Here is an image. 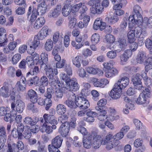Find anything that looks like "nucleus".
Wrapping results in <instances>:
<instances>
[{
	"instance_id": "obj_56",
	"label": "nucleus",
	"mask_w": 152,
	"mask_h": 152,
	"mask_svg": "<svg viewBox=\"0 0 152 152\" xmlns=\"http://www.w3.org/2000/svg\"><path fill=\"white\" fill-rule=\"evenodd\" d=\"M63 37L61 35H60L59 32L58 31L55 32L53 36V42L55 44L57 42L58 40H61V41Z\"/></svg>"
},
{
	"instance_id": "obj_59",
	"label": "nucleus",
	"mask_w": 152,
	"mask_h": 152,
	"mask_svg": "<svg viewBox=\"0 0 152 152\" xmlns=\"http://www.w3.org/2000/svg\"><path fill=\"white\" fill-rule=\"evenodd\" d=\"M38 152H47L45 145L42 144L40 141L37 142Z\"/></svg>"
},
{
	"instance_id": "obj_18",
	"label": "nucleus",
	"mask_w": 152,
	"mask_h": 152,
	"mask_svg": "<svg viewBox=\"0 0 152 152\" xmlns=\"http://www.w3.org/2000/svg\"><path fill=\"white\" fill-rule=\"evenodd\" d=\"M11 94V89L8 86H4L0 89V95L4 98L8 97Z\"/></svg>"
},
{
	"instance_id": "obj_21",
	"label": "nucleus",
	"mask_w": 152,
	"mask_h": 152,
	"mask_svg": "<svg viewBox=\"0 0 152 152\" xmlns=\"http://www.w3.org/2000/svg\"><path fill=\"white\" fill-rule=\"evenodd\" d=\"M146 53L142 50L139 51L137 53L136 61L138 63L141 64L146 59Z\"/></svg>"
},
{
	"instance_id": "obj_8",
	"label": "nucleus",
	"mask_w": 152,
	"mask_h": 152,
	"mask_svg": "<svg viewBox=\"0 0 152 152\" xmlns=\"http://www.w3.org/2000/svg\"><path fill=\"white\" fill-rule=\"evenodd\" d=\"M61 5H57L55 8L50 11L48 13V17L50 18H57L61 13Z\"/></svg>"
},
{
	"instance_id": "obj_52",
	"label": "nucleus",
	"mask_w": 152,
	"mask_h": 152,
	"mask_svg": "<svg viewBox=\"0 0 152 152\" xmlns=\"http://www.w3.org/2000/svg\"><path fill=\"white\" fill-rule=\"evenodd\" d=\"M16 70L15 67L12 66L9 67L7 70V73L8 76L12 77H14Z\"/></svg>"
},
{
	"instance_id": "obj_45",
	"label": "nucleus",
	"mask_w": 152,
	"mask_h": 152,
	"mask_svg": "<svg viewBox=\"0 0 152 152\" xmlns=\"http://www.w3.org/2000/svg\"><path fill=\"white\" fill-rule=\"evenodd\" d=\"M58 118V121L59 122L62 123V124H65L66 125H69V122L67 121L68 117L66 114H62Z\"/></svg>"
},
{
	"instance_id": "obj_20",
	"label": "nucleus",
	"mask_w": 152,
	"mask_h": 152,
	"mask_svg": "<svg viewBox=\"0 0 152 152\" xmlns=\"http://www.w3.org/2000/svg\"><path fill=\"white\" fill-rule=\"evenodd\" d=\"M44 70L45 71L46 74L50 80H53L54 76L52 66L49 64H47L43 66Z\"/></svg>"
},
{
	"instance_id": "obj_16",
	"label": "nucleus",
	"mask_w": 152,
	"mask_h": 152,
	"mask_svg": "<svg viewBox=\"0 0 152 152\" xmlns=\"http://www.w3.org/2000/svg\"><path fill=\"white\" fill-rule=\"evenodd\" d=\"M70 126L65 124H62L58 130V132L62 137H66L69 132Z\"/></svg>"
},
{
	"instance_id": "obj_23",
	"label": "nucleus",
	"mask_w": 152,
	"mask_h": 152,
	"mask_svg": "<svg viewBox=\"0 0 152 152\" xmlns=\"http://www.w3.org/2000/svg\"><path fill=\"white\" fill-rule=\"evenodd\" d=\"M39 39L37 36H35L32 42H29L31 50L34 51L40 44Z\"/></svg>"
},
{
	"instance_id": "obj_11",
	"label": "nucleus",
	"mask_w": 152,
	"mask_h": 152,
	"mask_svg": "<svg viewBox=\"0 0 152 152\" xmlns=\"http://www.w3.org/2000/svg\"><path fill=\"white\" fill-rule=\"evenodd\" d=\"M106 25V23L103 22L102 19L98 18L94 22L93 28L94 30H96L99 28L101 30H102L105 28Z\"/></svg>"
},
{
	"instance_id": "obj_5",
	"label": "nucleus",
	"mask_w": 152,
	"mask_h": 152,
	"mask_svg": "<svg viewBox=\"0 0 152 152\" xmlns=\"http://www.w3.org/2000/svg\"><path fill=\"white\" fill-rule=\"evenodd\" d=\"M63 139L60 136L58 135L51 140V144L49 145L48 148H58L61 146Z\"/></svg>"
},
{
	"instance_id": "obj_62",
	"label": "nucleus",
	"mask_w": 152,
	"mask_h": 152,
	"mask_svg": "<svg viewBox=\"0 0 152 152\" xmlns=\"http://www.w3.org/2000/svg\"><path fill=\"white\" fill-rule=\"evenodd\" d=\"M124 135V134L121 131L117 133L114 135L113 137V139L115 140H113V141H117V140H118L121 139L123 137Z\"/></svg>"
},
{
	"instance_id": "obj_1",
	"label": "nucleus",
	"mask_w": 152,
	"mask_h": 152,
	"mask_svg": "<svg viewBox=\"0 0 152 152\" xmlns=\"http://www.w3.org/2000/svg\"><path fill=\"white\" fill-rule=\"evenodd\" d=\"M61 76L64 81L62 85L63 88L71 91H75L79 89V86L75 78H73L70 79L69 76L63 73H62Z\"/></svg>"
},
{
	"instance_id": "obj_26",
	"label": "nucleus",
	"mask_w": 152,
	"mask_h": 152,
	"mask_svg": "<svg viewBox=\"0 0 152 152\" xmlns=\"http://www.w3.org/2000/svg\"><path fill=\"white\" fill-rule=\"evenodd\" d=\"M39 80V77L34 76L29 79L27 81V84L29 86H32L33 85L35 86H38V82Z\"/></svg>"
},
{
	"instance_id": "obj_43",
	"label": "nucleus",
	"mask_w": 152,
	"mask_h": 152,
	"mask_svg": "<svg viewBox=\"0 0 152 152\" xmlns=\"http://www.w3.org/2000/svg\"><path fill=\"white\" fill-rule=\"evenodd\" d=\"M53 42L51 39H48L45 44V48L47 51L51 50L53 48Z\"/></svg>"
},
{
	"instance_id": "obj_12",
	"label": "nucleus",
	"mask_w": 152,
	"mask_h": 152,
	"mask_svg": "<svg viewBox=\"0 0 152 152\" xmlns=\"http://www.w3.org/2000/svg\"><path fill=\"white\" fill-rule=\"evenodd\" d=\"M91 13L95 14H101L104 11L103 5L100 2L98 3L93 7H91L90 9Z\"/></svg>"
},
{
	"instance_id": "obj_6",
	"label": "nucleus",
	"mask_w": 152,
	"mask_h": 152,
	"mask_svg": "<svg viewBox=\"0 0 152 152\" xmlns=\"http://www.w3.org/2000/svg\"><path fill=\"white\" fill-rule=\"evenodd\" d=\"M122 89L119 86L117 87L115 84L113 88L110 92V96L113 99L119 98L121 95Z\"/></svg>"
},
{
	"instance_id": "obj_35",
	"label": "nucleus",
	"mask_w": 152,
	"mask_h": 152,
	"mask_svg": "<svg viewBox=\"0 0 152 152\" xmlns=\"http://www.w3.org/2000/svg\"><path fill=\"white\" fill-rule=\"evenodd\" d=\"M56 124H53L52 126L48 124H43V127L45 129V132L47 134H50L53 132V129H55L56 128Z\"/></svg>"
},
{
	"instance_id": "obj_28",
	"label": "nucleus",
	"mask_w": 152,
	"mask_h": 152,
	"mask_svg": "<svg viewBox=\"0 0 152 152\" xmlns=\"http://www.w3.org/2000/svg\"><path fill=\"white\" fill-rule=\"evenodd\" d=\"M122 3H120L119 4H115L113 7V9L115 10L114 13L116 15H121L124 13V11L123 10L120 9L122 7Z\"/></svg>"
},
{
	"instance_id": "obj_36",
	"label": "nucleus",
	"mask_w": 152,
	"mask_h": 152,
	"mask_svg": "<svg viewBox=\"0 0 152 152\" xmlns=\"http://www.w3.org/2000/svg\"><path fill=\"white\" fill-rule=\"evenodd\" d=\"M47 8V4L45 2H43L38 6L37 10L39 14L40 13V15H42L46 12Z\"/></svg>"
},
{
	"instance_id": "obj_42",
	"label": "nucleus",
	"mask_w": 152,
	"mask_h": 152,
	"mask_svg": "<svg viewBox=\"0 0 152 152\" xmlns=\"http://www.w3.org/2000/svg\"><path fill=\"white\" fill-rule=\"evenodd\" d=\"M38 83V86L41 85L47 86L48 84V79L46 76H42L39 79Z\"/></svg>"
},
{
	"instance_id": "obj_33",
	"label": "nucleus",
	"mask_w": 152,
	"mask_h": 152,
	"mask_svg": "<svg viewBox=\"0 0 152 152\" xmlns=\"http://www.w3.org/2000/svg\"><path fill=\"white\" fill-rule=\"evenodd\" d=\"M73 99H74L75 102L76 107L77 106L81 108L82 106V102L84 97L82 96H75L74 94H72Z\"/></svg>"
},
{
	"instance_id": "obj_10",
	"label": "nucleus",
	"mask_w": 152,
	"mask_h": 152,
	"mask_svg": "<svg viewBox=\"0 0 152 152\" xmlns=\"http://www.w3.org/2000/svg\"><path fill=\"white\" fill-rule=\"evenodd\" d=\"M129 79L127 77L125 76L119 79L115 84L117 87L119 86L121 89L125 88L129 83Z\"/></svg>"
},
{
	"instance_id": "obj_19",
	"label": "nucleus",
	"mask_w": 152,
	"mask_h": 152,
	"mask_svg": "<svg viewBox=\"0 0 152 152\" xmlns=\"http://www.w3.org/2000/svg\"><path fill=\"white\" fill-rule=\"evenodd\" d=\"M43 117L45 121L44 124H45V123H49L51 124H57L58 123L57 121L52 116L45 114Z\"/></svg>"
},
{
	"instance_id": "obj_30",
	"label": "nucleus",
	"mask_w": 152,
	"mask_h": 152,
	"mask_svg": "<svg viewBox=\"0 0 152 152\" xmlns=\"http://www.w3.org/2000/svg\"><path fill=\"white\" fill-rule=\"evenodd\" d=\"M118 73V70L113 67L105 73V76L107 77H110L117 75Z\"/></svg>"
},
{
	"instance_id": "obj_40",
	"label": "nucleus",
	"mask_w": 152,
	"mask_h": 152,
	"mask_svg": "<svg viewBox=\"0 0 152 152\" xmlns=\"http://www.w3.org/2000/svg\"><path fill=\"white\" fill-rule=\"evenodd\" d=\"M71 8L69 5L67 4L65 5L62 8V12L63 15L65 16H67L71 12Z\"/></svg>"
},
{
	"instance_id": "obj_50",
	"label": "nucleus",
	"mask_w": 152,
	"mask_h": 152,
	"mask_svg": "<svg viewBox=\"0 0 152 152\" xmlns=\"http://www.w3.org/2000/svg\"><path fill=\"white\" fill-rule=\"evenodd\" d=\"M105 39L107 42L110 44H113L115 41V38L114 36L109 34L106 35Z\"/></svg>"
},
{
	"instance_id": "obj_61",
	"label": "nucleus",
	"mask_w": 152,
	"mask_h": 152,
	"mask_svg": "<svg viewBox=\"0 0 152 152\" xmlns=\"http://www.w3.org/2000/svg\"><path fill=\"white\" fill-rule=\"evenodd\" d=\"M83 99L81 108L82 109H87L90 106L89 102L85 97H84Z\"/></svg>"
},
{
	"instance_id": "obj_29",
	"label": "nucleus",
	"mask_w": 152,
	"mask_h": 152,
	"mask_svg": "<svg viewBox=\"0 0 152 152\" xmlns=\"http://www.w3.org/2000/svg\"><path fill=\"white\" fill-rule=\"evenodd\" d=\"M108 80L106 79H102L100 80L95 82L94 83V85L95 87H104V86L108 84Z\"/></svg>"
},
{
	"instance_id": "obj_22",
	"label": "nucleus",
	"mask_w": 152,
	"mask_h": 152,
	"mask_svg": "<svg viewBox=\"0 0 152 152\" xmlns=\"http://www.w3.org/2000/svg\"><path fill=\"white\" fill-rule=\"evenodd\" d=\"M45 20L43 17H40L36 20L34 24L33 27L37 29L41 28L44 24Z\"/></svg>"
},
{
	"instance_id": "obj_39",
	"label": "nucleus",
	"mask_w": 152,
	"mask_h": 152,
	"mask_svg": "<svg viewBox=\"0 0 152 152\" xmlns=\"http://www.w3.org/2000/svg\"><path fill=\"white\" fill-rule=\"evenodd\" d=\"M127 43L125 39H121L119 40L117 44L120 48L118 50H121L125 49L127 45Z\"/></svg>"
},
{
	"instance_id": "obj_64",
	"label": "nucleus",
	"mask_w": 152,
	"mask_h": 152,
	"mask_svg": "<svg viewBox=\"0 0 152 152\" xmlns=\"http://www.w3.org/2000/svg\"><path fill=\"white\" fill-rule=\"evenodd\" d=\"M77 73L79 76L82 78L85 77L87 75L86 71L83 68L78 69L77 70Z\"/></svg>"
},
{
	"instance_id": "obj_15",
	"label": "nucleus",
	"mask_w": 152,
	"mask_h": 152,
	"mask_svg": "<svg viewBox=\"0 0 152 152\" xmlns=\"http://www.w3.org/2000/svg\"><path fill=\"white\" fill-rule=\"evenodd\" d=\"M91 133H89L83 139V143L84 147L87 149L90 148L92 145V137Z\"/></svg>"
},
{
	"instance_id": "obj_25",
	"label": "nucleus",
	"mask_w": 152,
	"mask_h": 152,
	"mask_svg": "<svg viewBox=\"0 0 152 152\" xmlns=\"http://www.w3.org/2000/svg\"><path fill=\"white\" fill-rule=\"evenodd\" d=\"M56 111L57 113L59 115L64 114L66 111V107L64 105L59 104L56 106Z\"/></svg>"
},
{
	"instance_id": "obj_32",
	"label": "nucleus",
	"mask_w": 152,
	"mask_h": 152,
	"mask_svg": "<svg viewBox=\"0 0 152 152\" xmlns=\"http://www.w3.org/2000/svg\"><path fill=\"white\" fill-rule=\"evenodd\" d=\"M24 104L20 100H17L16 101V108L17 111L19 113H22L24 110Z\"/></svg>"
},
{
	"instance_id": "obj_63",
	"label": "nucleus",
	"mask_w": 152,
	"mask_h": 152,
	"mask_svg": "<svg viewBox=\"0 0 152 152\" xmlns=\"http://www.w3.org/2000/svg\"><path fill=\"white\" fill-rule=\"evenodd\" d=\"M26 61L30 68L34 66V62L32 57L28 56L26 58Z\"/></svg>"
},
{
	"instance_id": "obj_38",
	"label": "nucleus",
	"mask_w": 152,
	"mask_h": 152,
	"mask_svg": "<svg viewBox=\"0 0 152 152\" xmlns=\"http://www.w3.org/2000/svg\"><path fill=\"white\" fill-rule=\"evenodd\" d=\"M53 80L51 83V86L52 87H56V86L58 85L59 87L61 86L62 88H63V87L62 86L63 82L64 81L63 80L62 81V83H61L58 77L55 76H54V78Z\"/></svg>"
},
{
	"instance_id": "obj_60",
	"label": "nucleus",
	"mask_w": 152,
	"mask_h": 152,
	"mask_svg": "<svg viewBox=\"0 0 152 152\" xmlns=\"http://www.w3.org/2000/svg\"><path fill=\"white\" fill-rule=\"evenodd\" d=\"M145 43L146 48L149 49L150 52H152V36L150 39H147Z\"/></svg>"
},
{
	"instance_id": "obj_55",
	"label": "nucleus",
	"mask_w": 152,
	"mask_h": 152,
	"mask_svg": "<svg viewBox=\"0 0 152 152\" xmlns=\"http://www.w3.org/2000/svg\"><path fill=\"white\" fill-rule=\"evenodd\" d=\"M114 63L113 61H110L108 62H104L103 64V65L104 68L106 69L107 71H108L113 66Z\"/></svg>"
},
{
	"instance_id": "obj_14",
	"label": "nucleus",
	"mask_w": 152,
	"mask_h": 152,
	"mask_svg": "<svg viewBox=\"0 0 152 152\" xmlns=\"http://www.w3.org/2000/svg\"><path fill=\"white\" fill-rule=\"evenodd\" d=\"M50 31V30L48 27L44 26L39 31L38 34L36 36L39 39L42 40L49 35L48 33Z\"/></svg>"
},
{
	"instance_id": "obj_2",
	"label": "nucleus",
	"mask_w": 152,
	"mask_h": 152,
	"mask_svg": "<svg viewBox=\"0 0 152 152\" xmlns=\"http://www.w3.org/2000/svg\"><path fill=\"white\" fill-rule=\"evenodd\" d=\"M87 7L85 5L84 3L80 2L79 3L74 5L73 7V10L75 12L78 11L80 13L79 16V18L80 20L83 19L86 15L85 13L88 10Z\"/></svg>"
},
{
	"instance_id": "obj_17",
	"label": "nucleus",
	"mask_w": 152,
	"mask_h": 152,
	"mask_svg": "<svg viewBox=\"0 0 152 152\" xmlns=\"http://www.w3.org/2000/svg\"><path fill=\"white\" fill-rule=\"evenodd\" d=\"M27 96L30 99L31 102L33 103L36 102L37 101L36 98L38 97L37 92L32 89H30L27 91Z\"/></svg>"
},
{
	"instance_id": "obj_49",
	"label": "nucleus",
	"mask_w": 152,
	"mask_h": 152,
	"mask_svg": "<svg viewBox=\"0 0 152 152\" xmlns=\"http://www.w3.org/2000/svg\"><path fill=\"white\" fill-rule=\"evenodd\" d=\"M12 134L14 137L15 138H18L19 140H21L22 137V133L19 132L15 129H13L12 132Z\"/></svg>"
},
{
	"instance_id": "obj_24",
	"label": "nucleus",
	"mask_w": 152,
	"mask_h": 152,
	"mask_svg": "<svg viewBox=\"0 0 152 152\" xmlns=\"http://www.w3.org/2000/svg\"><path fill=\"white\" fill-rule=\"evenodd\" d=\"M39 119L38 118H35V120H33L32 118L29 117H27L25 118L23 120V122L24 124L26 125H30L32 126L35 125L38 121Z\"/></svg>"
},
{
	"instance_id": "obj_3",
	"label": "nucleus",
	"mask_w": 152,
	"mask_h": 152,
	"mask_svg": "<svg viewBox=\"0 0 152 152\" xmlns=\"http://www.w3.org/2000/svg\"><path fill=\"white\" fill-rule=\"evenodd\" d=\"M92 146L94 148L96 149L100 146L102 143V138L95 132L91 133Z\"/></svg>"
},
{
	"instance_id": "obj_51",
	"label": "nucleus",
	"mask_w": 152,
	"mask_h": 152,
	"mask_svg": "<svg viewBox=\"0 0 152 152\" xmlns=\"http://www.w3.org/2000/svg\"><path fill=\"white\" fill-rule=\"evenodd\" d=\"M33 7L32 15L29 20L30 22H31L34 21L36 19L37 15H39V12L37 11L36 8H34V6Z\"/></svg>"
},
{
	"instance_id": "obj_41",
	"label": "nucleus",
	"mask_w": 152,
	"mask_h": 152,
	"mask_svg": "<svg viewBox=\"0 0 152 152\" xmlns=\"http://www.w3.org/2000/svg\"><path fill=\"white\" fill-rule=\"evenodd\" d=\"M54 100L58 101L59 99L62 98L63 96L62 91L60 89H57L55 92Z\"/></svg>"
},
{
	"instance_id": "obj_34",
	"label": "nucleus",
	"mask_w": 152,
	"mask_h": 152,
	"mask_svg": "<svg viewBox=\"0 0 152 152\" xmlns=\"http://www.w3.org/2000/svg\"><path fill=\"white\" fill-rule=\"evenodd\" d=\"M40 57L42 60L41 63V67H43L46 65L48 64L47 63L48 60V55L46 53H42L40 55Z\"/></svg>"
},
{
	"instance_id": "obj_27",
	"label": "nucleus",
	"mask_w": 152,
	"mask_h": 152,
	"mask_svg": "<svg viewBox=\"0 0 152 152\" xmlns=\"http://www.w3.org/2000/svg\"><path fill=\"white\" fill-rule=\"evenodd\" d=\"M0 42L5 43L8 42L6 31L3 27L0 28Z\"/></svg>"
},
{
	"instance_id": "obj_48",
	"label": "nucleus",
	"mask_w": 152,
	"mask_h": 152,
	"mask_svg": "<svg viewBox=\"0 0 152 152\" xmlns=\"http://www.w3.org/2000/svg\"><path fill=\"white\" fill-rule=\"evenodd\" d=\"M147 65L145 67V71L148 72L150 69H152V58L148 57L145 61Z\"/></svg>"
},
{
	"instance_id": "obj_44",
	"label": "nucleus",
	"mask_w": 152,
	"mask_h": 152,
	"mask_svg": "<svg viewBox=\"0 0 152 152\" xmlns=\"http://www.w3.org/2000/svg\"><path fill=\"white\" fill-rule=\"evenodd\" d=\"M30 68V69L27 73V76L30 74L31 75H36L39 72V68L38 66H34Z\"/></svg>"
},
{
	"instance_id": "obj_13",
	"label": "nucleus",
	"mask_w": 152,
	"mask_h": 152,
	"mask_svg": "<svg viewBox=\"0 0 152 152\" xmlns=\"http://www.w3.org/2000/svg\"><path fill=\"white\" fill-rule=\"evenodd\" d=\"M135 37L137 38L145 37L147 35V33L145 29L137 26L134 28Z\"/></svg>"
},
{
	"instance_id": "obj_57",
	"label": "nucleus",
	"mask_w": 152,
	"mask_h": 152,
	"mask_svg": "<svg viewBox=\"0 0 152 152\" xmlns=\"http://www.w3.org/2000/svg\"><path fill=\"white\" fill-rule=\"evenodd\" d=\"M100 38V37L99 34L94 33L91 37V41L93 44H96L99 41Z\"/></svg>"
},
{
	"instance_id": "obj_31",
	"label": "nucleus",
	"mask_w": 152,
	"mask_h": 152,
	"mask_svg": "<svg viewBox=\"0 0 152 152\" xmlns=\"http://www.w3.org/2000/svg\"><path fill=\"white\" fill-rule=\"evenodd\" d=\"M81 58V56L79 55L75 57H72L71 58L72 63L77 67L79 68L81 66L80 63Z\"/></svg>"
},
{
	"instance_id": "obj_53",
	"label": "nucleus",
	"mask_w": 152,
	"mask_h": 152,
	"mask_svg": "<svg viewBox=\"0 0 152 152\" xmlns=\"http://www.w3.org/2000/svg\"><path fill=\"white\" fill-rule=\"evenodd\" d=\"M21 58V56L19 53H17L14 55L12 58L11 62L13 65L16 64Z\"/></svg>"
},
{
	"instance_id": "obj_37",
	"label": "nucleus",
	"mask_w": 152,
	"mask_h": 152,
	"mask_svg": "<svg viewBox=\"0 0 152 152\" xmlns=\"http://www.w3.org/2000/svg\"><path fill=\"white\" fill-rule=\"evenodd\" d=\"M53 94L54 91L52 88H48L46 92L44 95V96L46 98L45 99V101H49V100H51L52 95Z\"/></svg>"
},
{
	"instance_id": "obj_54",
	"label": "nucleus",
	"mask_w": 152,
	"mask_h": 152,
	"mask_svg": "<svg viewBox=\"0 0 152 152\" xmlns=\"http://www.w3.org/2000/svg\"><path fill=\"white\" fill-rule=\"evenodd\" d=\"M127 37L128 41L129 42H133L135 40L134 37H135V35L134 29L130 30L128 32Z\"/></svg>"
},
{
	"instance_id": "obj_9",
	"label": "nucleus",
	"mask_w": 152,
	"mask_h": 152,
	"mask_svg": "<svg viewBox=\"0 0 152 152\" xmlns=\"http://www.w3.org/2000/svg\"><path fill=\"white\" fill-rule=\"evenodd\" d=\"M86 69L87 72L89 74L96 75L98 74L99 75H102L103 74L102 70L97 68L95 65L87 67Z\"/></svg>"
},
{
	"instance_id": "obj_46",
	"label": "nucleus",
	"mask_w": 152,
	"mask_h": 152,
	"mask_svg": "<svg viewBox=\"0 0 152 152\" xmlns=\"http://www.w3.org/2000/svg\"><path fill=\"white\" fill-rule=\"evenodd\" d=\"M147 99L144 95L140 94L137 98L136 103L138 104H142L147 103Z\"/></svg>"
},
{
	"instance_id": "obj_4",
	"label": "nucleus",
	"mask_w": 152,
	"mask_h": 152,
	"mask_svg": "<svg viewBox=\"0 0 152 152\" xmlns=\"http://www.w3.org/2000/svg\"><path fill=\"white\" fill-rule=\"evenodd\" d=\"M113 136L111 133H109L103 139H102V143L103 145L107 144L106 148L108 150H110L113 147L118 145L116 143H113V141H110L111 139L113 138Z\"/></svg>"
},
{
	"instance_id": "obj_58",
	"label": "nucleus",
	"mask_w": 152,
	"mask_h": 152,
	"mask_svg": "<svg viewBox=\"0 0 152 152\" xmlns=\"http://www.w3.org/2000/svg\"><path fill=\"white\" fill-rule=\"evenodd\" d=\"M133 14L135 15L134 17H137V16L141 15V10L140 7L138 5H136L134 6L133 9Z\"/></svg>"
},
{
	"instance_id": "obj_7",
	"label": "nucleus",
	"mask_w": 152,
	"mask_h": 152,
	"mask_svg": "<svg viewBox=\"0 0 152 152\" xmlns=\"http://www.w3.org/2000/svg\"><path fill=\"white\" fill-rule=\"evenodd\" d=\"M141 80V77L140 74L137 73L134 76L132 79V81L134 88L136 89L139 90L142 89V86Z\"/></svg>"
},
{
	"instance_id": "obj_47",
	"label": "nucleus",
	"mask_w": 152,
	"mask_h": 152,
	"mask_svg": "<svg viewBox=\"0 0 152 152\" xmlns=\"http://www.w3.org/2000/svg\"><path fill=\"white\" fill-rule=\"evenodd\" d=\"M72 99H68L64 102V104L66 105L68 107L70 108H75L76 107L75 103L74 101L75 100L73 99V97L72 98Z\"/></svg>"
}]
</instances>
